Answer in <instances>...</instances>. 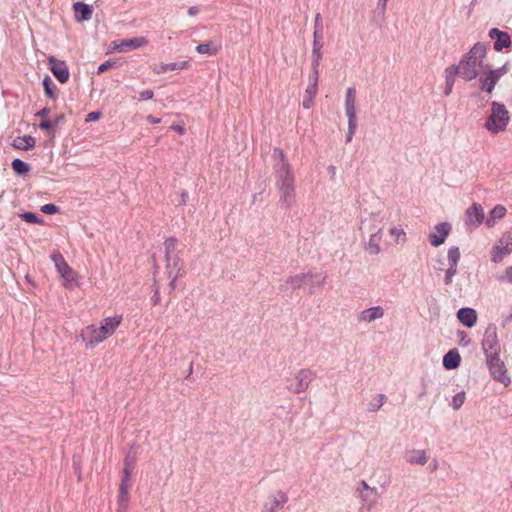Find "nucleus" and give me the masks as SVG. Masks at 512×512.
<instances>
[{
  "label": "nucleus",
  "mask_w": 512,
  "mask_h": 512,
  "mask_svg": "<svg viewBox=\"0 0 512 512\" xmlns=\"http://www.w3.org/2000/svg\"><path fill=\"white\" fill-rule=\"evenodd\" d=\"M318 82L319 76L310 75L308 79V84L304 91L302 106L304 109L309 110L314 105V99L318 93Z\"/></svg>",
  "instance_id": "dca6fc26"
},
{
  "label": "nucleus",
  "mask_w": 512,
  "mask_h": 512,
  "mask_svg": "<svg viewBox=\"0 0 512 512\" xmlns=\"http://www.w3.org/2000/svg\"><path fill=\"white\" fill-rule=\"evenodd\" d=\"M509 489H510V491L512 493V481L510 482Z\"/></svg>",
  "instance_id": "680f3d73"
},
{
  "label": "nucleus",
  "mask_w": 512,
  "mask_h": 512,
  "mask_svg": "<svg viewBox=\"0 0 512 512\" xmlns=\"http://www.w3.org/2000/svg\"><path fill=\"white\" fill-rule=\"evenodd\" d=\"M148 40L143 36L131 39L116 40L110 43L108 53H125L147 46Z\"/></svg>",
  "instance_id": "423d86ee"
},
{
  "label": "nucleus",
  "mask_w": 512,
  "mask_h": 512,
  "mask_svg": "<svg viewBox=\"0 0 512 512\" xmlns=\"http://www.w3.org/2000/svg\"><path fill=\"white\" fill-rule=\"evenodd\" d=\"M319 36L317 31L314 32V41H313V49H322V44L319 41Z\"/></svg>",
  "instance_id": "603ef678"
},
{
  "label": "nucleus",
  "mask_w": 512,
  "mask_h": 512,
  "mask_svg": "<svg viewBox=\"0 0 512 512\" xmlns=\"http://www.w3.org/2000/svg\"><path fill=\"white\" fill-rule=\"evenodd\" d=\"M386 401V396L384 394L375 395L368 403V411L377 412L381 409Z\"/></svg>",
  "instance_id": "72a5a7b5"
},
{
  "label": "nucleus",
  "mask_w": 512,
  "mask_h": 512,
  "mask_svg": "<svg viewBox=\"0 0 512 512\" xmlns=\"http://www.w3.org/2000/svg\"><path fill=\"white\" fill-rule=\"evenodd\" d=\"M385 315V309L382 306H372L362 310L358 314V321L370 324L376 320L382 319Z\"/></svg>",
  "instance_id": "412c9836"
},
{
  "label": "nucleus",
  "mask_w": 512,
  "mask_h": 512,
  "mask_svg": "<svg viewBox=\"0 0 512 512\" xmlns=\"http://www.w3.org/2000/svg\"><path fill=\"white\" fill-rule=\"evenodd\" d=\"M452 230L449 222L437 223L428 234V240L432 247H439L445 243Z\"/></svg>",
  "instance_id": "9b49d317"
},
{
  "label": "nucleus",
  "mask_w": 512,
  "mask_h": 512,
  "mask_svg": "<svg viewBox=\"0 0 512 512\" xmlns=\"http://www.w3.org/2000/svg\"><path fill=\"white\" fill-rule=\"evenodd\" d=\"M288 494L283 490H276L268 495L263 502L261 512H277L288 502Z\"/></svg>",
  "instance_id": "9d476101"
},
{
  "label": "nucleus",
  "mask_w": 512,
  "mask_h": 512,
  "mask_svg": "<svg viewBox=\"0 0 512 512\" xmlns=\"http://www.w3.org/2000/svg\"><path fill=\"white\" fill-rule=\"evenodd\" d=\"M466 401V393L464 391H460L458 393H456L451 401H450V407L454 410V411H458L461 409V407L463 406V404L465 403Z\"/></svg>",
  "instance_id": "e433bc0d"
},
{
  "label": "nucleus",
  "mask_w": 512,
  "mask_h": 512,
  "mask_svg": "<svg viewBox=\"0 0 512 512\" xmlns=\"http://www.w3.org/2000/svg\"><path fill=\"white\" fill-rule=\"evenodd\" d=\"M152 303L153 305H158L160 303V293L158 289H156L154 292V295L152 297Z\"/></svg>",
  "instance_id": "6e6d98bb"
},
{
  "label": "nucleus",
  "mask_w": 512,
  "mask_h": 512,
  "mask_svg": "<svg viewBox=\"0 0 512 512\" xmlns=\"http://www.w3.org/2000/svg\"><path fill=\"white\" fill-rule=\"evenodd\" d=\"M100 117H101L100 112L93 111V112H90L87 114L85 121L86 122L97 121L100 119Z\"/></svg>",
  "instance_id": "8fccbe9b"
},
{
  "label": "nucleus",
  "mask_w": 512,
  "mask_h": 512,
  "mask_svg": "<svg viewBox=\"0 0 512 512\" xmlns=\"http://www.w3.org/2000/svg\"><path fill=\"white\" fill-rule=\"evenodd\" d=\"M461 252L459 247L451 246L447 250V261L448 268L445 271L444 283L450 285L453 282V278L458 272V264L460 261Z\"/></svg>",
  "instance_id": "f8f14e48"
},
{
  "label": "nucleus",
  "mask_w": 512,
  "mask_h": 512,
  "mask_svg": "<svg viewBox=\"0 0 512 512\" xmlns=\"http://www.w3.org/2000/svg\"><path fill=\"white\" fill-rule=\"evenodd\" d=\"M404 458L411 465L424 466L428 462L429 455L425 449L412 448L405 452Z\"/></svg>",
  "instance_id": "4be33fe9"
},
{
  "label": "nucleus",
  "mask_w": 512,
  "mask_h": 512,
  "mask_svg": "<svg viewBox=\"0 0 512 512\" xmlns=\"http://www.w3.org/2000/svg\"><path fill=\"white\" fill-rule=\"evenodd\" d=\"M512 252V235H503L492 247L491 261L495 264L501 263L505 257Z\"/></svg>",
  "instance_id": "6e6552de"
},
{
  "label": "nucleus",
  "mask_w": 512,
  "mask_h": 512,
  "mask_svg": "<svg viewBox=\"0 0 512 512\" xmlns=\"http://www.w3.org/2000/svg\"><path fill=\"white\" fill-rule=\"evenodd\" d=\"M507 209L503 205H496L490 212L486 219V226L489 228L494 227L501 219L505 217Z\"/></svg>",
  "instance_id": "cd10ccee"
},
{
  "label": "nucleus",
  "mask_w": 512,
  "mask_h": 512,
  "mask_svg": "<svg viewBox=\"0 0 512 512\" xmlns=\"http://www.w3.org/2000/svg\"><path fill=\"white\" fill-rule=\"evenodd\" d=\"M129 489H130V484H127L126 482L120 483L118 502L122 508H126L128 505V502L130 499Z\"/></svg>",
  "instance_id": "473e14b6"
},
{
  "label": "nucleus",
  "mask_w": 512,
  "mask_h": 512,
  "mask_svg": "<svg viewBox=\"0 0 512 512\" xmlns=\"http://www.w3.org/2000/svg\"><path fill=\"white\" fill-rule=\"evenodd\" d=\"M487 54V44L477 42L462 55L457 64L448 66L444 71V95L452 93L457 76L466 82L477 79L479 90L491 94L500 79L509 72L510 63L505 62L498 68H492L486 62Z\"/></svg>",
  "instance_id": "f257e3e1"
},
{
  "label": "nucleus",
  "mask_w": 512,
  "mask_h": 512,
  "mask_svg": "<svg viewBox=\"0 0 512 512\" xmlns=\"http://www.w3.org/2000/svg\"><path fill=\"white\" fill-rule=\"evenodd\" d=\"M122 320V315L117 314L105 317L99 322V325H97V327L100 330V333L103 335V337L107 339L115 333L117 328L122 323Z\"/></svg>",
  "instance_id": "f3484780"
},
{
  "label": "nucleus",
  "mask_w": 512,
  "mask_h": 512,
  "mask_svg": "<svg viewBox=\"0 0 512 512\" xmlns=\"http://www.w3.org/2000/svg\"><path fill=\"white\" fill-rule=\"evenodd\" d=\"M461 356L456 349L449 350L443 357V366L447 370H453L459 367Z\"/></svg>",
  "instance_id": "c85d7f7f"
},
{
  "label": "nucleus",
  "mask_w": 512,
  "mask_h": 512,
  "mask_svg": "<svg viewBox=\"0 0 512 512\" xmlns=\"http://www.w3.org/2000/svg\"><path fill=\"white\" fill-rule=\"evenodd\" d=\"M322 58L321 49H312V73L310 75L319 76V65Z\"/></svg>",
  "instance_id": "c9c22d12"
},
{
  "label": "nucleus",
  "mask_w": 512,
  "mask_h": 512,
  "mask_svg": "<svg viewBox=\"0 0 512 512\" xmlns=\"http://www.w3.org/2000/svg\"><path fill=\"white\" fill-rule=\"evenodd\" d=\"M362 487H363V489H364L365 491H367V492H373V491H374V489L370 488V487L366 484V482H362Z\"/></svg>",
  "instance_id": "bf43d9fd"
},
{
  "label": "nucleus",
  "mask_w": 512,
  "mask_h": 512,
  "mask_svg": "<svg viewBox=\"0 0 512 512\" xmlns=\"http://www.w3.org/2000/svg\"><path fill=\"white\" fill-rule=\"evenodd\" d=\"M36 115L40 116V117H45V116L48 115V110L47 109H43V110L39 111Z\"/></svg>",
  "instance_id": "13d9d810"
},
{
  "label": "nucleus",
  "mask_w": 512,
  "mask_h": 512,
  "mask_svg": "<svg viewBox=\"0 0 512 512\" xmlns=\"http://www.w3.org/2000/svg\"><path fill=\"white\" fill-rule=\"evenodd\" d=\"M199 12H200V9H199V7H197V6H191V7H189V8H188V10H187V14H188L190 17H195V16H197V15L199 14Z\"/></svg>",
  "instance_id": "3c124183"
},
{
  "label": "nucleus",
  "mask_w": 512,
  "mask_h": 512,
  "mask_svg": "<svg viewBox=\"0 0 512 512\" xmlns=\"http://www.w3.org/2000/svg\"><path fill=\"white\" fill-rule=\"evenodd\" d=\"M456 316L458 321L467 328L474 327L478 320V314L476 310L470 307L459 309Z\"/></svg>",
  "instance_id": "5701e85b"
},
{
  "label": "nucleus",
  "mask_w": 512,
  "mask_h": 512,
  "mask_svg": "<svg viewBox=\"0 0 512 512\" xmlns=\"http://www.w3.org/2000/svg\"><path fill=\"white\" fill-rule=\"evenodd\" d=\"M488 368L494 380L508 386L511 379L507 373L504 362L498 356H491L488 359Z\"/></svg>",
  "instance_id": "1a4fd4ad"
},
{
  "label": "nucleus",
  "mask_w": 512,
  "mask_h": 512,
  "mask_svg": "<svg viewBox=\"0 0 512 512\" xmlns=\"http://www.w3.org/2000/svg\"><path fill=\"white\" fill-rule=\"evenodd\" d=\"M41 211L45 214H49V215H52V214H55L58 212V207L54 204H45L41 207Z\"/></svg>",
  "instance_id": "c03bdc74"
},
{
  "label": "nucleus",
  "mask_w": 512,
  "mask_h": 512,
  "mask_svg": "<svg viewBox=\"0 0 512 512\" xmlns=\"http://www.w3.org/2000/svg\"><path fill=\"white\" fill-rule=\"evenodd\" d=\"M73 9L75 12V20L77 22L88 21L92 17L93 7L86 3L76 2L73 4Z\"/></svg>",
  "instance_id": "bb28decb"
},
{
  "label": "nucleus",
  "mask_w": 512,
  "mask_h": 512,
  "mask_svg": "<svg viewBox=\"0 0 512 512\" xmlns=\"http://www.w3.org/2000/svg\"><path fill=\"white\" fill-rule=\"evenodd\" d=\"M130 478H131V471H130V468L128 467V465L126 464V466L123 470L121 483L126 482L127 484H130Z\"/></svg>",
  "instance_id": "09e8293b"
},
{
  "label": "nucleus",
  "mask_w": 512,
  "mask_h": 512,
  "mask_svg": "<svg viewBox=\"0 0 512 512\" xmlns=\"http://www.w3.org/2000/svg\"><path fill=\"white\" fill-rule=\"evenodd\" d=\"M316 372L310 368H302L285 380V388L293 394L306 392L316 379Z\"/></svg>",
  "instance_id": "20e7f679"
},
{
  "label": "nucleus",
  "mask_w": 512,
  "mask_h": 512,
  "mask_svg": "<svg viewBox=\"0 0 512 512\" xmlns=\"http://www.w3.org/2000/svg\"><path fill=\"white\" fill-rule=\"evenodd\" d=\"M369 239L365 244V250L370 255H378L381 252V241L383 238V231L367 232Z\"/></svg>",
  "instance_id": "393cba45"
},
{
  "label": "nucleus",
  "mask_w": 512,
  "mask_h": 512,
  "mask_svg": "<svg viewBox=\"0 0 512 512\" xmlns=\"http://www.w3.org/2000/svg\"><path fill=\"white\" fill-rule=\"evenodd\" d=\"M489 37L494 39V49L501 51L504 48H508L511 45L510 35L507 32L501 31L497 28H492L489 31Z\"/></svg>",
  "instance_id": "b1692460"
},
{
  "label": "nucleus",
  "mask_w": 512,
  "mask_h": 512,
  "mask_svg": "<svg viewBox=\"0 0 512 512\" xmlns=\"http://www.w3.org/2000/svg\"><path fill=\"white\" fill-rule=\"evenodd\" d=\"M177 239L174 237L167 238L164 241V248H165V256L169 255H177L175 253V250L177 248Z\"/></svg>",
  "instance_id": "4c0bfd02"
},
{
  "label": "nucleus",
  "mask_w": 512,
  "mask_h": 512,
  "mask_svg": "<svg viewBox=\"0 0 512 512\" xmlns=\"http://www.w3.org/2000/svg\"><path fill=\"white\" fill-rule=\"evenodd\" d=\"M484 219V209L479 203H473L465 212V224L470 228L479 227Z\"/></svg>",
  "instance_id": "2eb2a0df"
},
{
  "label": "nucleus",
  "mask_w": 512,
  "mask_h": 512,
  "mask_svg": "<svg viewBox=\"0 0 512 512\" xmlns=\"http://www.w3.org/2000/svg\"><path fill=\"white\" fill-rule=\"evenodd\" d=\"M52 123L49 120H44L40 123L39 127L43 130H49L52 128Z\"/></svg>",
  "instance_id": "5fc2aeb1"
},
{
  "label": "nucleus",
  "mask_w": 512,
  "mask_h": 512,
  "mask_svg": "<svg viewBox=\"0 0 512 512\" xmlns=\"http://www.w3.org/2000/svg\"><path fill=\"white\" fill-rule=\"evenodd\" d=\"M146 119H147V121H148L149 123H151V124H159V123H160V121H161V120H160V118H156V117H154V116H152V115H148V116L146 117Z\"/></svg>",
  "instance_id": "4d7b16f0"
},
{
  "label": "nucleus",
  "mask_w": 512,
  "mask_h": 512,
  "mask_svg": "<svg viewBox=\"0 0 512 512\" xmlns=\"http://www.w3.org/2000/svg\"><path fill=\"white\" fill-rule=\"evenodd\" d=\"M379 5L382 7V9H385L387 4H384V1L379 0Z\"/></svg>",
  "instance_id": "052dcab7"
},
{
  "label": "nucleus",
  "mask_w": 512,
  "mask_h": 512,
  "mask_svg": "<svg viewBox=\"0 0 512 512\" xmlns=\"http://www.w3.org/2000/svg\"><path fill=\"white\" fill-rule=\"evenodd\" d=\"M496 345H497L496 333L495 332H492V333L487 332L485 334V338L482 343V347H483L484 351L485 352L492 351L495 349Z\"/></svg>",
  "instance_id": "f704fd0d"
},
{
  "label": "nucleus",
  "mask_w": 512,
  "mask_h": 512,
  "mask_svg": "<svg viewBox=\"0 0 512 512\" xmlns=\"http://www.w3.org/2000/svg\"><path fill=\"white\" fill-rule=\"evenodd\" d=\"M165 260L168 278L170 279L171 286L174 287L176 280L181 276L182 261L178 255L165 256Z\"/></svg>",
  "instance_id": "a211bd4d"
},
{
  "label": "nucleus",
  "mask_w": 512,
  "mask_h": 512,
  "mask_svg": "<svg viewBox=\"0 0 512 512\" xmlns=\"http://www.w3.org/2000/svg\"><path fill=\"white\" fill-rule=\"evenodd\" d=\"M154 92L151 89L143 90L139 93V100L140 101H148L153 99Z\"/></svg>",
  "instance_id": "a18cd8bd"
},
{
  "label": "nucleus",
  "mask_w": 512,
  "mask_h": 512,
  "mask_svg": "<svg viewBox=\"0 0 512 512\" xmlns=\"http://www.w3.org/2000/svg\"><path fill=\"white\" fill-rule=\"evenodd\" d=\"M509 122L510 115L506 107L499 102H492L490 114L484 124L485 129L489 133L496 135L506 131Z\"/></svg>",
  "instance_id": "7ed1b4c3"
},
{
  "label": "nucleus",
  "mask_w": 512,
  "mask_h": 512,
  "mask_svg": "<svg viewBox=\"0 0 512 512\" xmlns=\"http://www.w3.org/2000/svg\"><path fill=\"white\" fill-rule=\"evenodd\" d=\"M196 51L202 55H216L220 51V46L214 44L213 42H205L201 43L196 47Z\"/></svg>",
  "instance_id": "2f4dec72"
},
{
  "label": "nucleus",
  "mask_w": 512,
  "mask_h": 512,
  "mask_svg": "<svg viewBox=\"0 0 512 512\" xmlns=\"http://www.w3.org/2000/svg\"><path fill=\"white\" fill-rule=\"evenodd\" d=\"M12 168L18 174H24L29 171V165L18 158L12 161Z\"/></svg>",
  "instance_id": "ea45409f"
},
{
  "label": "nucleus",
  "mask_w": 512,
  "mask_h": 512,
  "mask_svg": "<svg viewBox=\"0 0 512 512\" xmlns=\"http://www.w3.org/2000/svg\"><path fill=\"white\" fill-rule=\"evenodd\" d=\"M190 67V62L187 60L179 61V62H170V63H156L154 64L151 69L152 72L156 75L165 74L169 71H181L188 69Z\"/></svg>",
  "instance_id": "aec40b11"
},
{
  "label": "nucleus",
  "mask_w": 512,
  "mask_h": 512,
  "mask_svg": "<svg viewBox=\"0 0 512 512\" xmlns=\"http://www.w3.org/2000/svg\"><path fill=\"white\" fill-rule=\"evenodd\" d=\"M48 62L50 66V70L53 73V75L56 77V79L60 83H66L69 80V70L66 65V63L62 60L56 59L54 56L48 57Z\"/></svg>",
  "instance_id": "6ab92c4d"
},
{
  "label": "nucleus",
  "mask_w": 512,
  "mask_h": 512,
  "mask_svg": "<svg viewBox=\"0 0 512 512\" xmlns=\"http://www.w3.org/2000/svg\"><path fill=\"white\" fill-rule=\"evenodd\" d=\"M43 86H44V90H45L46 95L49 98L54 99L56 97L55 85H54L53 81L51 80V78L49 76H46L43 79Z\"/></svg>",
  "instance_id": "58836bf2"
},
{
  "label": "nucleus",
  "mask_w": 512,
  "mask_h": 512,
  "mask_svg": "<svg viewBox=\"0 0 512 512\" xmlns=\"http://www.w3.org/2000/svg\"><path fill=\"white\" fill-rule=\"evenodd\" d=\"M51 260L54 263L55 269L61 278L62 286L65 289L73 290L80 285L79 274L69 266L60 253H53Z\"/></svg>",
  "instance_id": "39448f33"
},
{
  "label": "nucleus",
  "mask_w": 512,
  "mask_h": 512,
  "mask_svg": "<svg viewBox=\"0 0 512 512\" xmlns=\"http://www.w3.org/2000/svg\"><path fill=\"white\" fill-rule=\"evenodd\" d=\"M35 139L30 135H24L22 137H17L14 139V147L21 150H28L35 146Z\"/></svg>",
  "instance_id": "7c9ffc66"
},
{
  "label": "nucleus",
  "mask_w": 512,
  "mask_h": 512,
  "mask_svg": "<svg viewBox=\"0 0 512 512\" xmlns=\"http://www.w3.org/2000/svg\"><path fill=\"white\" fill-rule=\"evenodd\" d=\"M345 113L348 120H357L356 91L353 87H349L345 93Z\"/></svg>",
  "instance_id": "a878e982"
},
{
  "label": "nucleus",
  "mask_w": 512,
  "mask_h": 512,
  "mask_svg": "<svg viewBox=\"0 0 512 512\" xmlns=\"http://www.w3.org/2000/svg\"><path fill=\"white\" fill-rule=\"evenodd\" d=\"M21 218L26 221L27 223L31 224H41L43 223V220L35 213L32 212H24L21 214Z\"/></svg>",
  "instance_id": "a19ab883"
},
{
  "label": "nucleus",
  "mask_w": 512,
  "mask_h": 512,
  "mask_svg": "<svg viewBox=\"0 0 512 512\" xmlns=\"http://www.w3.org/2000/svg\"><path fill=\"white\" fill-rule=\"evenodd\" d=\"M458 337H459L460 345H462L464 347H467L470 345L471 339L468 337V335L464 331H459Z\"/></svg>",
  "instance_id": "49530a36"
},
{
  "label": "nucleus",
  "mask_w": 512,
  "mask_h": 512,
  "mask_svg": "<svg viewBox=\"0 0 512 512\" xmlns=\"http://www.w3.org/2000/svg\"><path fill=\"white\" fill-rule=\"evenodd\" d=\"M171 129H173L174 131H176L180 135H184L185 132H186L184 126L180 125V124L172 125Z\"/></svg>",
  "instance_id": "864d4df0"
},
{
  "label": "nucleus",
  "mask_w": 512,
  "mask_h": 512,
  "mask_svg": "<svg viewBox=\"0 0 512 512\" xmlns=\"http://www.w3.org/2000/svg\"><path fill=\"white\" fill-rule=\"evenodd\" d=\"M273 158L276 161L274 165L276 186L279 189L281 198L287 200L294 193L295 176L287 156L282 149L275 148L273 150Z\"/></svg>",
  "instance_id": "f03ea898"
},
{
  "label": "nucleus",
  "mask_w": 512,
  "mask_h": 512,
  "mask_svg": "<svg viewBox=\"0 0 512 512\" xmlns=\"http://www.w3.org/2000/svg\"><path fill=\"white\" fill-rule=\"evenodd\" d=\"M290 283L297 288L319 286L323 283L321 274L314 272H307L295 275L290 278Z\"/></svg>",
  "instance_id": "4468645a"
},
{
  "label": "nucleus",
  "mask_w": 512,
  "mask_h": 512,
  "mask_svg": "<svg viewBox=\"0 0 512 512\" xmlns=\"http://www.w3.org/2000/svg\"><path fill=\"white\" fill-rule=\"evenodd\" d=\"M357 127V120H348V133L346 136V142H350L355 134Z\"/></svg>",
  "instance_id": "37998d69"
},
{
  "label": "nucleus",
  "mask_w": 512,
  "mask_h": 512,
  "mask_svg": "<svg viewBox=\"0 0 512 512\" xmlns=\"http://www.w3.org/2000/svg\"><path fill=\"white\" fill-rule=\"evenodd\" d=\"M385 217L381 212H371L361 219L360 229L363 232L383 231Z\"/></svg>",
  "instance_id": "ddd939ff"
},
{
  "label": "nucleus",
  "mask_w": 512,
  "mask_h": 512,
  "mask_svg": "<svg viewBox=\"0 0 512 512\" xmlns=\"http://www.w3.org/2000/svg\"><path fill=\"white\" fill-rule=\"evenodd\" d=\"M502 283L512 284V265L505 268L503 273L498 277Z\"/></svg>",
  "instance_id": "79ce46f5"
},
{
  "label": "nucleus",
  "mask_w": 512,
  "mask_h": 512,
  "mask_svg": "<svg viewBox=\"0 0 512 512\" xmlns=\"http://www.w3.org/2000/svg\"><path fill=\"white\" fill-rule=\"evenodd\" d=\"M388 233L393 242L397 245H403L407 242V234L400 225H392L388 229Z\"/></svg>",
  "instance_id": "c756f323"
},
{
  "label": "nucleus",
  "mask_w": 512,
  "mask_h": 512,
  "mask_svg": "<svg viewBox=\"0 0 512 512\" xmlns=\"http://www.w3.org/2000/svg\"><path fill=\"white\" fill-rule=\"evenodd\" d=\"M79 338L86 349H94L106 340L95 324H90L84 327L80 331Z\"/></svg>",
  "instance_id": "0eeeda50"
},
{
  "label": "nucleus",
  "mask_w": 512,
  "mask_h": 512,
  "mask_svg": "<svg viewBox=\"0 0 512 512\" xmlns=\"http://www.w3.org/2000/svg\"><path fill=\"white\" fill-rule=\"evenodd\" d=\"M114 66H115V62H114V61H112V60H108V61H106V62H104V63H102V64H100V65L98 66V73H99V74H100V73H103V72H104V71H106L107 69L112 68V67H114Z\"/></svg>",
  "instance_id": "de8ad7c7"
}]
</instances>
